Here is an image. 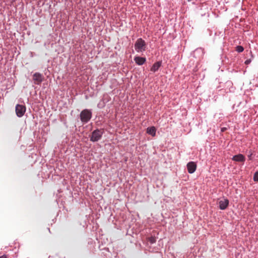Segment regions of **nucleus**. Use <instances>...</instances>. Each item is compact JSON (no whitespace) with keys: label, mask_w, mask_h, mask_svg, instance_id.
<instances>
[{"label":"nucleus","mask_w":258,"mask_h":258,"mask_svg":"<svg viewBox=\"0 0 258 258\" xmlns=\"http://www.w3.org/2000/svg\"><path fill=\"white\" fill-rule=\"evenodd\" d=\"M26 107L25 105L17 104L15 107L16 115L19 117H22L26 112Z\"/></svg>","instance_id":"nucleus-4"},{"label":"nucleus","mask_w":258,"mask_h":258,"mask_svg":"<svg viewBox=\"0 0 258 258\" xmlns=\"http://www.w3.org/2000/svg\"><path fill=\"white\" fill-rule=\"evenodd\" d=\"M149 241L152 244L154 243H155L156 242L155 238L154 237H150L149 239Z\"/></svg>","instance_id":"nucleus-14"},{"label":"nucleus","mask_w":258,"mask_h":258,"mask_svg":"<svg viewBox=\"0 0 258 258\" xmlns=\"http://www.w3.org/2000/svg\"><path fill=\"white\" fill-rule=\"evenodd\" d=\"M224 131V128H222V131L223 132Z\"/></svg>","instance_id":"nucleus-18"},{"label":"nucleus","mask_w":258,"mask_h":258,"mask_svg":"<svg viewBox=\"0 0 258 258\" xmlns=\"http://www.w3.org/2000/svg\"><path fill=\"white\" fill-rule=\"evenodd\" d=\"M134 60L138 65L141 66L146 62V58L143 57L135 56Z\"/></svg>","instance_id":"nucleus-9"},{"label":"nucleus","mask_w":258,"mask_h":258,"mask_svg":"<svg viewBox=\"0 0 258 258\" xmlns=\"http://www.w3.org/2000/svg\"><path fill=\"white\" fill-rule=\"evenodd\" d=\"M161 66V62L160 61H157L153 65L151 69V71L153 72H156L158 70Z\"/></svg>","instance_id":"nucleus-11"},{"label":"nucleus","mask_w":258,"mask_h":258,"mask_svg":"<svg viewBox=\"0 0 258 258\" xmlns=\"http://www.w3.org/2000/svg\"><path fill=\"white\" fill-rule=\"evenodd\" d=\"M156 129L154 126L149 127L147 128V133L152 137L156 136Z\"/></svg>","instance_id":"nucleus-10"},{"label":"nucleus","mask_w":258,"mask_h":258,"mask_svg":"<svg viewBox=\"0 0 258 258\" xmlns=\"http://www.w3.org/2000/svg\"><path fill=\"white\" fill-rule=\"evenodd\" d=\"M229 201L227 199L223 198L219 202V205L220 209L222 210H225L228 206Z\"/></svg>","instance_id":"nucleus-5"},{"label":"nucleus","mask_w":258,"mask_h":258,"mask_svg":"<svg viewBox=\"0 0 258 258\" xmlns=\"http://www.w3.org/2000/svg\"><path fill=\"white\" fill-rule=\"evenodd\" d=\"M146 43L142 38H138L135 43V49L137 52H143L146 49Z\"/></svg>","instance_id":"nucleus-1"},{"label":"nucleus","mask_w":258,"mask_h":258,"mask_svg":"<svg viewBox=\"0 0 258 258\" xmlns=\"http://www.w3.org/2000/svg\"><path fill=\"white\" fill-rule=\"evenodd\" d=\"M92 115V113L91 110L84 109L80 113V119L83 123H86L91 119Z\"/></svg>","instance_id":"nucleus-2"},{"label":"nucleus","mask_w":258,"mask_h":258,"mask_svg":"<svg viewBox=\"0 0 258 258\" xmlns=\"http://www.w3.org/2000/svg\"><path fill=\"white\" fill-rule=\"evenodd\" d=\"M187 169L190 174L193 173L197 169V165L195 162L190 161L187 164Z\"/></svg>","instance_id":"nucleus-6"},{"label":"nucleus","mask_w":258,"mask_h":258,"mask_svg":"<svg viewBox=\"0 0 258 258\" xmlns=\"http://www.w3.org/2000/svg\"><path fill=\"white\" fill-rule=\"evenodd\" d=\"M251 62V59H246L245 61V64H249L250 62Z\"/></svg>","instance_id":"nucleus-16"},{"label":"nucleus","mask_w":258,"mask_h":258,"mask_svg":"<svg viewBox=\"0 0 258 258\" xmlns=\"http://www.w3.org/2000/svg\"><path fill=\"white\" fill-rule=\"evenodd\" d=\"M0 258H9V256L8 255L3 254V255L0 256Z\"/></svg>","instance_id":"nucleus-17"},{"label":"nucleus","mask_w":258,"mask_h":258,"mask_svg":"<svg viewBox=\"0 0 258 258\" xmlns=\"http://www.w3.org/2000/svg\"><path fill=\"white\" fill-rule=\"evenodd\" d=\"M103 134V131L101 129H96L93 131L90 137V141L93 142H97L100 140Z\"/></svg>","instance_id":"nucleus-3"},{"label":"nucleus","mask_w":258,"mask_h":258,"mask_svg":"<svg viewBox=\"0 0 258 258\" xmlns=\"http://www.w3.org/2000/svg\"><path fill=\"white\" fill-rule=\"evenodd\" d=\"M253 179L254 181H258V171H256L254 173Z\"/></svg>","instance_id":"nucleus-13"},{"label":"nucleus","mask_w":258,"mask_h":258,"mask_svg":"<svg viewBox=\"0 0 258 258\" xmlns=\"http://www.w3.org/2000/svg\"><path fill=\"white\" fill-rule=\"evenodd\" d=\"M236 50L238 52H242L244 50V48L242 46L238 45L236 47Z\"/></svg>","instance_id":"nucleus-12"},{"label":"nucleus","mask_w":258,"mask_h":258,"mask_svg":"<svg viewBox=\"0 0 258 258\" xmlns=\"http://www.w3.org/2000/svg\"><path fill=\"white\" fill-rule=\"evenodd\" d=\"M232 159L236 162H244L245 160V158L242 154H239L233 156Z\"/></svg>","instance_id":"nucleus-8"},{"label":"nucleus","mask_w":258,"mask_h":258,"mask_svg":"<svg viewBox=\"0 0 258 258\" xmlns=\"http://www.w3.org/2000/svg\"><path fill=\"white\" fill-rule=\"evenodd\" d=\"M33 78L37 84H40L42 81V76L41 74L39 73H35L33 75Z\"/></svg>","instance_id":"nucleus-7"},{"label":"nucleus","mask_w":258,"mask_h":258,"mask_svg":"<svg viewBox=\"0 0 258 258\" xmlns=\"http://www.w3.org/2000/svg\"><path fill=\"white\" fill-rule=\"evenodd\" d=\"M249 154H248V158H249V160H252V157H251V156H252V151H251V150H250V151H249Z\"/></svg>","instance_id":"nucleus-15"}]
</instances>
